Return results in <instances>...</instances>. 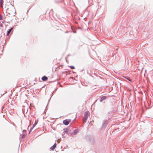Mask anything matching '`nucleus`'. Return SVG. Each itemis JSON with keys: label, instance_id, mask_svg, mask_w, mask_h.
Here are the masks:
<instances>
[{"label": "nucleus", "instance_id": "nucleus-1", "mask_svg": "<svg viewBox=\"0 0 153 153\" xmlns=\"http://www.w3.org/2000/svg\"><path fill=\"white\" fill-rule=\"evenodd\" d=\"M90 115V113L88 111H87L85 113L84 117L83 118V123H85L88 119V117Z\"/></svg>", "mask_w": 153, "mask_h": 153}, {"label": "nucleus", "instance_id": "nucleus-2", "mask_svg": "<svg viewBox=\"0 0 153 153\" xmlns=\"http://www.w3.org/2000/svg\"><path fill=\"white\" fill-rule=\"evenodd\" d=\"M71 121V120L67 119L63 120V123L65 125H68L70 123Z\"/></svg>", "mask_w": 153, "mask_h": 153}, {"label": "nucleus", "instance_id": "nucleus-3", "mask_svg": "<svg viewBox=\"0 0 153 153\" xmlns=\"http://www.w3.org/2000/svg\"><path fill=\"white\" fill-rule=\"evenodd\" d=\"M79 130L78 129H76L74 130V131L71 133V135H75L79 131Z\"/></svg>", "mask_w": 153, "mask_h": 153}, {"label": "nucleus", "instance_id": "nucleus-4", "mask_svg": "<svg viewBox=\"0 0 153 153\" xmlns=\"http://www.w3.org/2000/svg\"><path fill=\"white\" fill-rule=\"evenodd\" d=\"M106 96H103L100 97V101L101 102H102L103 101L105 100L106 99Z\"/></svg>", "mask_w": 153, "mask_h": 153}, {"label": "nucleus", "instance_id": "nucleus-5", "mask_svg": "<svg viewBox=\"0 0 153 153\" xmlns=\"http://www.w3.org/2000/svg\"><path fill=\"white\" fill-rule=\"evenodd\" d=\"M42 79L43 81H45L48 79V78L46 76H44L42 77Z\"/></svg>", "mask_w": 153, "mask_h": 153}, {"label": "nucleus", "instance_id": "nucleus-6", "mask_svg": "<svg viewBox=\"0 0 153 153\" xmlns=\"http://www.w3.org/2000/svg\"><path fill=\"white\" fill-rule=\"evenodd\" d=\"M56 143H55L54 145L52 146L51 148H50V149L51 150H54L55 148L56 147Z\"/></svg>", "mask_w": 153, "mask_h": 153}, {"label": "nucleus", "instance_id": "nucleus-7", "mask_svg": "<svg viewBox=\"0 0 153 153\" xmlns=\"http://www.w3.org/2000/svg\"><path fill=\"white\" fill-rule=\"evenodd\" d=\"M13 27H11L10 29H9V30L7 31V35L8 36L9 34L10 33L12 30L13 29Z\"/></svg>", "mask_w": 153, "mask_h": 153}, {"label": "nucleus", "instance_id": "nucleus-8", "mask_svg": "<svg viewBox=\"0 0 153 153\" xmlns=\"http://www.w3.org/2000/svg\"><path fill=\"white\" fill-rule=\"evenodd\" d=\"M94 139L93 138H91L89 140V142L91 143H94Z\"/></svg>", "mask_w": 153, "mask_h": 153}, {"label": "nucleus", "instance_id": "nucleus-9", "mask_svg": "<svg viewBox=\"0 0 153 153\" xmlns=\"http://www.w3.org/2000/svg\"><path fill=\"white\" fill-rule=\"evenodd\" d=\"M68 129L67 128H64V129H63V130L64 131V132L67 133V134H68Z\"/></svg>", "mask_w": 153, "mask_h": 153}, {"label": "nucleus", "instance_id": "nucleus-10", "mask_svg": "<svg viewBox=\"0 0 153 153\" xmlns=\"http://www.w3.org/2000/svg\"><path fill=\"white\" fill-rule=\"evenodd\" d=\"M3 3L4 2L3 0H0V4L1 7H3Z\"/></svg>", "mask_w": 153, "mask_h": 153}, {"label": "nucleus", "instance_id": "nucleus-11", "mask_svg": "<svg viewBox=\"0 0 153 153\" xmlns=\"http://www.w3.org/2000/svg\"><path fill=\"white\" fill-rule=\"evenodd\" d=\"M37 123V122L36 121H35L34 124H33V128H34L35 126L36 125Z\"/></svg>", "mask_w": 153, "mask_h": 153}, {"label": "nucleus", "instance_id": "nucleus-12", "mask_svg": "<svg viewBox=\"0 0 153 153\" xmlns=\"http://www.w3.org/2000/svg\"><path fill=\"white\" fill-rule=\"evenodd\" d=\"M70 67L72 69L75 68V67L74 66H70Z\"/></svg>", "mask_w": 153, "mask_h": 153}, {"label": "nucleus", "instance_id": "nucleus-13", "mask_svg": "<svg viewBox=\"0 0 153 153\" xmlns=\"http://www.w3.org/2000/svg\"><path fill=\"white\" fill-rule=\"evenodd\" d=\"M33 128V126L30 128V130H29V133H30L32 131V129H33V128Z\"/></svg>", "mask_w": 153, "mask_h": 153}, {"label": "nucleus", "instance_id": "nucleus-14", "mask_svg": "<svg viewBox=\"0 0 153 153\" xmlns=\"http://www.w3.org/2000/svg\"><path fill=\"white\" fill-rule=\"evenodd\" d=\"M25 137V134H22V138H24Z\"/></svg>", "mask_w": 153, "mask_h": 153}, {"label": "nucleus", "instance_id": "nucleus-15", "mask_svg": "<svg viewBox=\"0 0 153 153\" xmlns=\"http://www.w3.org/2000/svg\"><path fill=\"white\" fill-rule=\"evenodd\" d=\"M105 125L106 124L105 123H104L102 125V128H103Z\"/></svg>", "mask_w": 153, "mask_h": 153}, {"label": "nucleus", "instance_id": "nucleus-16", "mask_svg": "<svg viewBox=\"0 0 153 153\" xmlns=\"http://www.w3.org/2000/svg\"><path fill=\"white\" fill-rule=\"evenodd\" d=\"M23 133H26V130H23Z\"/></svg>", "mask_w": 153, "mask_h": 153}, {"label": "nucleus", "instance_id": "nucleus-17", "mask_svg": "<svg viewBox=\"0 0 153 153\" xmlns=\"http://www.w3.org/2000/svg\"><path fill=\"white\" fill-rule=\"evenodd\" d=\"M4 48H0V51H1V52H3V49Z\"/></svg>", "mask_w": 153, "mask_h": 153}, {"label": "nucleus", "instance_id": "nucleus-18", "mask_svg": "<svg viewBox=\"0 0 153 153\" xmlns=\"http://www.w3.org/2000/svg\"><path fill=\"white\" fill-rule=\"evenodd\" d=\"M127 79L129 81H130V82H131V79H130L128 78V79Z\"/></svg>", "mask_w": 153, "mask_h": 153}, {"label": "nucleus", "instance_id": "nucleus-19", "mask_svg": "<svg viewBox=\"0 0 153 153\" xmlns=\"http://www.w3.org/2000/svg\"><path fill=\"white\" fill-rule=\"evenodd\" d=\"M2 19V17L0 15V20H1V19Z\"/></svg>", "mask_w": 153, "mask_h": 153}, {"label": "nucleus", "instance_id": "nucleus-20", "mask_svg": "<svg viewBox=\"0 0 153 153\" xmlns=\"http://www.w3.org/2000/svg\"><path fill=\"white\" fill-rule=\"evenodd\" d=\"M51 98L49 99V100H48V104L49 103V101L51 99Z\"/></svg>", "mask_w": 153, "mask_h": 153}, {"label": "nucleus", "instance_id": "nucleus-21", "mask_svg": "<svg viewBox=\"0 0 153 153\" xmlns=\"http://www.w3.org/2000/svg\"><path fill=\"white\" fill-rule=\"evenodd\" d=\"M6 92L5 93H4L3 94L1 95V96H2L4 94L6 93Z\"/></svg>", "mask_w": 153, "mask_h": 153}, {"label": "nucleus", "instance_id": "nucleus-22", "mask_svg": "<svg viewBox=\"0 0 153 153\" xmlns=\"http://www.w3.org/2000/svg\"><path fill=\"white\" fill-rule=\"evenodd\" d=\"M70 56V54H69L68 55V57L69 56Z\"/></svg>", "mask_w": 153, "mask_h": 153}, {"label": "nucleus", "instance_id": "nucleus-23", "mask_svg": "<svg viewBox=\"0 0 153 153\" xmlns=\"http://www.w3.org/2000/svg\"><path fill=\"white\" fill-rule=\"evenodd\" d=\"M71 128V127H70L69 128V129H70V128Z\"/></svg>", "mask_w": 153, "mask_h": 153}, {"label": "nucleus", "instance_id": "nucleus-24", "mask_svg": "<svg viewBox=\"0 0 153 153\" xmlns=\"http://www.w3.org/2000/svg\"><path fill=\"white\" fill-rule=\"evenodd\" d=\"M57 142H58V143H59V141H57Z\"/></svg>", "mask_w": 153, "mask_h": 153}, {"label": "nucleus", "instance_id": "nucleus-25", "mask_svg": "<svg viewBox=\"0 0 153 153\" xmlns=\"http://www.w3.org/2000/svg\"><path fill=\"white\" fill-rule=\"evenodd\" d=\"M84 70V69H82V71H83Z\"/></svg>", "mask_w": 153, "mask_h": 153}, {"label": "nucleus", "instance_id": "nucleus-26", "mask_svg": "<svg viewBox=\"0 0 153 153\" xmlns=\"http://www.w3.org/2000/svg\"><path fill=\"white\" fill-rule=\"evenodd\" d=\"M47 108V106H46V108H45V109H46Z\"/></svg>", "mask_w": 153, "mask_h": 153}, {"label": "nucleus", "instance_id": "nucleus-27", "mask_svg": "<svg viewBox=\"0 0 153 153\" xmlns=\"http://www.w3.org/2000/svg\"><path fill=\"white\" fill-rule=\"evenodd\" d=\"M66 62H67V61L66 59Z\"/></svg>", "mask_w": 153, "mask_h": 153}]
</instances>
